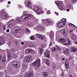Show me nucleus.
Returning <instances> with one entry per match:
<instances>
[{
  "instance_id": "f257e3e1",
  "label": "nucleus",
  "mask_w": 77,
  "mask_h": 77,
  "mask_svg": "<svg viewBox=\"0 0 77 77\" xmlns=\"http://www.w3.org/2000/svg\"><path fill=\"white\" fill-rule=\"evenodd\" d=\"M25 4H26V6L30 8H32V10L35 12L38 15H40L41 14H44V12L41 9L40 6H36L35 7H32L31 2L30 1L26 0Z\"/></svg>"
},
{
  "instance_id": "f03ea898",
  "label": "nucleus",
  "mask_w": 77,
  "mask_h": 77,
  "mask_svg": "<svg viewBox=\"0 0 77 77\" xmlns=\"http://www.w3.org/2000/svg\"><path fill=\"white\" fill-rule=\"evenodd\" d=\"M23 14V16L20 17L21 18L23 19V21H26L27 20L30 18L31 17H33V15L32 14H27V13L26 11H24Z\"/></svg>"
},
{
  "instance_id": "7ed1b4c3",
  "label": "nucleus",
  "mask_w": 77,
  "mask_h": 77,
  "mask_svg": "<svg viewBox=\"0 0 77 77\" xmlns=\"http://www.w3.org/2000/svg\"><path fill=\"white\" fill-rule=\"evenodd\" d=\"M33 66H35V70H38L39 66L40 65V59L38 58L36 60L35 62L32 63Z\"/></svg>"
},
{
  "instance_id": "20e7f679",
  "label": "nucleus",
  "mask_w": 77,
  "mask_h": 77,
  "mask_svg": "<svg viewBox=\"0 0 77 77\" xmlns=\"http://www.w3.org/2000/svg\"><path fill=\"white\" fill-rule=\"evenodd\" d=\"M17 23L16 21H13L12 20H10L7 23V24L8 26L9 27H11L12 26H14V24H15Z\"/></svg>"
},
{
  "instance_id": "39448f33",
  "label": "nucleus",
  "mask_w": 77,
  "mask_h": 77,
  "mask_svg": "<svg viewBox=\"0 0 77 77\" xmlns=\"http://www.w3.org/2000/svg\"><path fill=\"white\" fill-rule=\"evenodd\" d=\"M13 32L14 34H17V32H18V33H21V29H19L18 27H15L13 29Z\"/></svg>"
},
{
  "instance_id": "423d86ee",
  "label": "nucleus",
  "mask_w": 77,
  "mask_h": 77,
  "mask_svg": "<svg viewBox=\"0 0 77 77\" xmlns=\"http://www.w3.org/2000/svg\"><path fill=\"white\" fill-rule=\"evenodd\" d=\"M66 29L65 28L62 29L60 31V32L62 34L65 36H67L68 35V31L66 30H65Z\"/></svg>"
},
{
  "instance_id": "0eeeda50",
  "label": "nucleus",
  "mask_w": 77,
  "mask_h": 77,
  "mask_svg": "<svg viewBox=\"0 0 77 77\" xmlns=\"http://www.w3.org/2000/svg\"><path fill=\"white\" fill-rule=\"evenodd\" d=\"M50 37L51 38V40L49 46H50V47H51V46H53V43H54V39H53V38H54V34H53V32L51 33V34L50 35Z\"/></svg>"
},
{
  "instance_id": "6e6552de",
  "label": "nucleus",
  "mask_w": 77,
  "mask_h": 77,
  "mask_svg": "<svg viewBox=\"0 0 77 77\" xmlns=\"http://www.w3.org/2000/svg\"><path fill=\"white\" fill-rule=\"evenodd\" d=\"M33 75V73L32 71H29L26 73L24 77H32Z\"/></svg>"
},
{
  "instance_id": "1a4fd4ad",
  "label": "nucleus",
  "mask_w": 77,
  "mask_h": 77,
  "mask_svg": "<svg viewBox=\"0 0 77 77\" xmlns=\"http://www.w3.org/2000/svg\"><path fill=\"white\" fill-rule=\"evenodd\" d=\"M45 24L47 26L49 25H51L54 22L53 21H52L51 20L47 19L45 21Z\"/></svg>"
},
{
  "instance_id": "9d476101",
  "label": "nucleus",
  "mask_w": 77,
  "mask_h": 77,
  "mask_svg": "<svg viewBox=\"0 0 77 77\" xmlns=\"http://www.w3.org/2000/svg\"><path fill=\"white\" fill-rule=\"evenodd\" d=\"M56 39L58 42H61V43H63V44H65L64 42H65L66 39L64 38H56Z\"/></svg>"
},
{
  "instance_id": "9b49d317",
  "label": "nucleus",
  "mask_w": 77,
  "mask_h": 77,
  "mask_svg": "<svg viewBox=\"0 0 77 77\" xmlns=\"http://www.w3.org/2000/svg\"><path fill=\"white\" fill-rule=\"evenodd\" d=\"M11 63H12V64L13 65V66L14 67H15L16 68L17 67H18V63L17 62H16L15 60H13L12 62H11Z\"/></svg>"
},
{
  "instance_id": "f8f14e48",
  "label": "nucleus",
  "mask_w": 77,
  "mask_h": 77,
  "mask_svg": "<svg viewBox=\"0 0 77 77\" xmlns=\"http://www.w3.org/2000/svg\"><path fill=\"white\" fill-rule=\"evenodd\" d=\"M30 59H31V57L29 56H27L25 58V61L27 63L30 62Z\"/></svg>"
},
{
  "instance_id": "ddd939ff",
  "label": "nucleus",
  "mask_w": 77,
  "mask_h": 77,
  "mask_svg": "<svg viewBox=\"0 0 77 77\" xmlns=\"http://www.w3.org/2000/svg\"><path fill=\"white\" fill-rule=\"evenodd\" d=\"M45 56L49 58L50 57V51H45Z\"/></svg>"
},
{
  "instance_id": "4468645a",
  "label": "nucleus",
  "mask_w": 77,
  "mask_h": 77,
  "mask_svg": "<svg viewBox=\"0 0 77 77\" xmlns=\"http://www.w3.org/2000/svg\"><path fill=\"white\" fill-rule=\"evenodd\" d=\"M67 6V8H69V9H71L72 10H73V7L72 6V4L71 3H69L68 4Z\"/></svg>"
},
{
  "instance_id": "2eb2a0df",
  "label": "nucleus",
  "mask_w": 77,
  "mask_h": 77,
  "mask_svg": "<svg viewBox=\"0 0 77 77\" xmlns=\"http://www.w3.org/2000/svg\"><path fill=\"white\" fill-rule=\"evenodd\" d=\"M60 24V25L59 24ZM65 23H59V24L58 25V28H62V27H63L65 26Z\"/></svg>"
},
{
  "instance_id": "dca6fc26",
  "label": "nucleus",
  "mask_w": 77,
  "mask_h": 77,
  "mask_svg": "<svg viewBox=\"0 0 77 77\" xmlns=\"http://www.w3.org/2000/svg\"><path fill=\"white\" fill-rule=\"evenodd\" d=\"M7 17H8V14L5 13H4L2 14V18L3 19H6V18H7Z\"/></svg>"
},
{
  "instance_id": "f3484780",
  "label": "nucleus",
  "mask_w": 77,
  "mask_h": 77,
  "mask_svg": "<svg viewBox=\"0 0 77 77\" xmlns=\"http://www.w3.org/2000/svg\"><path fill=\"white\" fill-rule=\"evenodd\" d=\"M70 51L72 52H76L77 51V48H72L70 49Z\"/></svg>"
},
{
  "instance_id": "a211bd4d",
  "label": "nucleus",
  "mask_w": 77,
  "mask_h": 77,
  "mask_svg": "<svg viewBox=\"0 0 77 77\" xmlns=\"http://www.w3.org/2000/svg\"><path fill=\"white\" fill-rule=\"evenodd\" d=\"M36 35L38 38H39L40 39H44V37H43V36H42V35L41 34H36Z\"/></svg>"
},
{
  "instance_id": "6ab92c4d",
  "label": "nucleus",
  "mask_w": 77,
  "mask_h": 77,
  "mask_svg": "<svg viewBox=\"0 0 77 77\" xmlns=\"http://www.w3.org/2000/svg\"><path fill=\"white\" fill-rule=\"evenodd\" d=\"M66 41L67 42H68V43H63V45H70V44H71V41H69V39L68 40H67Z\"/></svg>"
},
{
  "instance_id": "aec40b11",
  "label": "nucleus",
  "mask_w": 77,
  "mask_h": 77,
  "mask_svg": "<svg viewBox=\"0 0 77 77\" xmlns=\"http://www.w3.org/2000/svg\"><path fill=\"white\" fill-rule=\"evenodd\" d=\"M56 5L58 6V7H59L60 8V5H61V3H60V2L59 1H57L56 3Z\"/></svg>"
},
{
  "instance_id": "412c9836",
  "label": "nucleus",
  "mask_w": 77,
  "mask_h": 77,
  "mask_svg": "<svg viewBox=\"0 0 77 77\" xmlns=\"http://www.w3.org/2000/svg\"><path fill=\"white\" fill-rule=\"evenodd\" d=\"M36 45L35 43L31 44L29 45L28 46L29 47H35Z\"/></svg>"
},
{
  "instance_id": "4be33fe9",
  "label": "nucleus",
  "mask_w": 77,
  "mask_h": 77,
  "mask_svg": "<svg viewBox=\"0 0 77 77\" xmlns=\"http://www.w3.org/2000/svg\"><path fill=\"white\" fill-rule=\"evenodd\" d=\"M4 44H5V40L3 39H2L0 42V45H1Z\"/></svg>"
},
{
  "instance_id": "5701e85b",
  "label": "nucleus",
  "mask_w": 77,
  "mask_h": 77,
  "mask_svg": "<svg viewBox=\"0 0 77 77\" xmlns=\"http://www.w3.org/2000/svg\"><path fill=\"white\" fill-rule=\"evenodd\" d=\"M71 38L73 40H74V39H76V35H75V34L72 35L71 37Z\"/></svg>"
},
{
  "instance_id": "b1692460",
  "label": "nucleus",
  "mask_w": 77,
  "mask_h": 77,
  "mask_svg": "<svg viewBox=\"0 0 77 77\" xmlns=\"http://www.w3.org/2000/svg\"><path fill=\"white\" fill-rule=\"evenodd\" d=\"M16 21L18 23H21V20L19 18H17L16 19Z\"/></svg>"
},
{
  "instance_id": "393cba45",
  "label": "nucleus",
  "mask_w": 77,
  "mask_h": 77,
  "mask_svg": "<svg viewBox=\"0 0 77 77\" xmlns=\"http://www.w3.org/2000/svg\"><path fill=\"white\" fill-rule=\"evenodd\" d=\"M43 48H40L39 49L40 50V54H42L43 53Z\"/></svg>"
},
{
  "instance_id": "a878e982",
  "label": "nucleus",
  "mask_w": 77,
  "mask_h": 77,
  "mask_svg": "<svg viewBox=\"0 0 77 77\" xmlns=\"http://www.w3.org/2000/svg\"><path fill=\"white\" fill-rule=\"evenodd\" d=\"M64 64L65 65H69V60L68 59H66Z\"/></svg>"
},
{
  "instance_id": "bb28decb",
  "label": "nucleus",
  "mask_w": 77,
  "mask_h": 77,
  "mask_svg": "<svg viewBox=\"0 0 77 77\" xmlns=\"http://www.w3.org/2000/svg\"><path fill=\"white\" fill-rule=\"evenodd\" d=\"M51 50L52 51H56V46L55 47H53L51 48Z\"/></svg>"
},
{
  "instance_id": "cd10ccee",
  "label": "nucleus",
  "mask_w": 77,
  "mask_h": 77,
  "mask_svg": "<svg viewBox=\"0 0 77 77\" xmlns=\"http://www.w3.org/2000/svg\"><path fill=\"white\" fill-rule=\"evenodd\" d=\"M6 56H5V55H4L3 57V59L2 60V61H1V62H5V60H6Z\"/></svg>"
},
{
  "instance_id": "c85d7f7f",
  "label": "nucleus",
  "mask_w": 77,
  "mask_h": 77,
  "mask_svg": "<svg viewBox=\"0 0 77 77\" xmlns=\"http://www.w3.org/2000/svg\"><path fill=\"white\" fill-rule=\"evenodd\" d=\"M8 60H10L12 58V56L9 54H8Z\"/></svg>"
},
{
  "instance_id": "c756f323",
  "label": "nucleus",
  "mask_w": 77,
  "mask_h": 77,
  "mask_svg": "<svg viewBox=\"0 0 77 77\" xmlns=\"http://www.w3.org/2000/svg\"><path fill=\"white\" fill-rule=\"evenodd\" d=\"M49 60H48L47 59L46 60V63L48 65V66H50V64L48 62Z\"/></svg>"
},
{
  "instance_id": "7c9ffc66",
  "label": "nucleus",
  "mask_w": 77,
  "mask_h": 77,
  "mask_svg": "<svg viewBox=\"0 0 77 77\" xmlns=\"http://www.w3.org/2000/svg\"><path fill=\"white\" fill-rule=\"evenodd\" d=\"M68 49H67V50L65 51H64V54H67V55L69 53H68Z\"/></svg>"
},
{
  "instance_id": "2f4dec72",
  "label": "nucleus",
  "mask_w": 77,
  "mask_h": 77,
  "mask_svg": "<svg viewBox=\"0 0 77 77\" xmlns=\"http://www.w3.org/2000/svg\"><path fill=\"white\" fill-rule=\"evenodd\" d=\"M26 26H29V27H31L32 26V23L28 22L27 23H26Z\"/></svg>"
},
{
  "instance_id": "473e14b6",
  "label": "nucleus",
  "mask_w": 77,
  "mask_h": 77,
  "mask_svg": "<svg viewBox=\"0 0 77 77\" xmlns=\"http://www.w3.org/2000/svg\"><path fill=\"white\" fill-rule=\"evenodd\" d=\"M38 29H41V30H45V28L43 27L42 26H40L38 27Z\"/></svg>"
},
{
  "instance_id": "72a5a7b5",
  "label": "nucleus",
  "mask_w": 77,
  "mask_h": 77,
  "mask_svg": "<svg viewBox=\"0 0 77 77\" xmlns=\"http://www.w3.org/2000/svg\"><path fill=\"white\" fill-rule=\"evenodd\" d=\"M44 75L45 77H48V74L47 72H45L44 73Z\"/></svg>"
},
{
  "instance_id": "f704fd0d",
  "label": "nucleus",
  "mask_w": 77,
  "mask_h": 77,
  "mask_svg": "<svg viewBox=\"0 0 77 77\" xmlns=\"http://www.w3.org/2000/svg\"><path fill=\"white\" fill-rule=\"evenodd\" d=\"M62 22L63 23H66V19H63L62 20Z\"/></svg>"
},
{
  "instance_id": "c9c22d12",
  "label": "nucleus",
  "mask_w": 77,
  "mask_h": 77,
  "mask_svg": "<svg viewBox=\"0 0 77 77\" xmlns=\"http://www.w3.org/2000/svg\"><path fill=\"white\" fill-rule=\"evenodd\" d=\"M27 69V66L23 64V69Z\"/></svg>"
},
{
  "instance_id": "e433bc0d",
  "label": "nucleus",
  "mask_w": 77,
  "mask_h": 77,
  "mask_svg": "<svg viewBox=\"0 0 77 77\" xmlns=\"http://www.w3.org/2000/svg\"><path fill=\"white\" fill-rule=\"evenodd\" d=\"M56 49L58 50H61V48H60V47L57 46H56Z\"/></svg>"
},
{
  "instance_id": "4c0bfd02",
  "label": "nucleus",
  "mask_w": 77,
  "mask_h": 77,
  "mask_svg": "<svg viewBox=\"0 0 77 77\" xmlns=\"http://www.w3.org/2000/svg\"><path fill=\"white\" fill-rule=\"evenodd\" d=\"M30 39L31 40H35V37H34V36L32 35L31 37H30Z\"/></svg>"
},
{
  "instance_id": "58836bf2",
  "label": "nucleus",
  "mask_w": 77,
  "mask_h": 77,
  "mask_svg": "<svg viewBox=\"0 0 77 77\" xmlns=\"http://www.w3.org/2000/svg\"><path fill=\"white\" fill-rule=\"evenodd\" d=\"M25 30L26 32H30V30L28 28H25Z\"/></svg>"
},
{
  "instance_id": "ea45409f",
  "label": "nucleus",
  "mask_w": 77,
  "mask_h": 77,
  "mask_svg": "<svg viewBox=\"0 0 77 77\" xmlns=\"http://www.w3.org/2000/svg\"><path fill=\"white\" fill-rule=\"evenodd\" d=\"M68 65H66V64H65V68L67 69H68Z\"/></svg>"
},
{
  "instance_id": "a19ab883",
  "label": "nucleus",
  "mask_w": 77,
  "mask_h": 77,
  "mask_svg": "<svg viewBox=\"0 0 77 77\" xmlns=\"http://www.w3.org/2000/svg\"><path fill=\"white\" fill-rule=\"evenodd\" d=\"M3 73L2 72H0V77H3Z\"/></svg>"
},
{
  "instance_id": "79ce46f5",
  "label": "nucleus",
  "mask_w": 77,
  "mask_h": 77,
  "mask_svg": "<svg viewBox=\"0 0 77 77\" xmlns=\"http://www.w3.org/2000/svg\"><path fill=\"white\" fill-rule=\"evenodd\" d=\"M3 30H6V26L5 25H3Z\"/></svg>"
},
{
  "instance_id": "37998d69",
  "label": "nucleus",
  "mask_w": 77,
  "mask_h": 77,
  "mask_svg": "<svg viewBox=\"0 0 77 77\" xmlns=\"http://www.w3.org/2000/svg\"><path fill=\"white\" fill-rule=\"evenodd\" d=\"M54 13L55 14H56V15H57V16L59 15V13L55 11Z\"/></svg>"
},
{
  "instance_id": "c03bdc74",
  "label": "nucleus",
  "mask_w": 77,
  "mask_h": 77,
  "mask_svg": "<svg viewBox=\"0 0 77 77\" xmlns=\"http://www.w3.org/2000/svg\"><path fill=\"white\" fill-rule=\"evenodd\" d=\"M26 53H29V50H26Z\"/></svg>"
},
{
  "instance_id": "a18cd8bd",
  "label": "nucleus",
  "mask_w": 77,
  "mask_h": 77,
  "mask_svg": "<svg viewBox=\"0 0 77 77\" xmlns=\"http://www.w3.org/2000/svg\"><path fill=\"white\" fill-rule=\"evenodd\" d=\"M29 53H32V49H29Z\"/></svg>"
},
{
  "instance_id": "49530a36",
  "label": "nucleus",
  "mask_w": 77,
  "mask_h": 77,
  "mask_svg": "<svg viewBox=\"0 0 77 77\" xmlns=\"http://www.w3.org/2000/svg\"><path fill=\"white\" fill-rule=\"evenodd\" d=\"M72 59V57H70L69 58V60H71Z\"/></svg>"
},
{
  "instance_id": "de8ad7c7",
  "label": "nucleus",
  "mask_w": 77,
  "mask_h": 77,
  "mask_svg": "<svg viewBox=\"0 0 77 77\" xmlns=\"http://www.w3.org/2000/svg\"><path fill=\"white\" fill-rule=\"evenodd\" d=\"M72 27H76V26H75L74 25L72 24Z\"/></svg>"
},
{
  "instance_id": "09e8293b",
  "label": "nucleus",
  "mask_w": 77,
  "mask_h": 77,
  "mask_svg": "<svg viewBox=\"0 0 77 77\" xmlns=\"http://www.w3.org/2000/svg\"><path fill=\"white\" fill-rule=\"evenodd\" d=\"M10 30L9 29H8L7 30L6 32H7V33H9V32Z\"/></svg>"
},
{
  "instance_id": "8fccbe9b",
  "label": "nucleus",
  "mask_w": 77,
  "mask_h": 77,
  "mask_svg": "<svg viewBox=\"0 0 77 77\" xmlns=\"http://www.w3.org/2000/svg\"><path fill=\"white\" fill-rule=\"evenodd\" d=\"M47 14H51V13L50 12V11H48Z\"/></svg>"
},
{
  "instance_id": "3c124183",
  "label": "nucleus",
  "mask_w": 77,
  "mask_h": 77,
  "mask_svg": "<svg viewBox=\"0 0 77 77\" xmlns=\"http://www.w3.org/2000/svg\"><path fill=\"white\" fill-rule=\"evenodd\" d=\"M21 44L22 45H23L24 44V43L23 42H21Z\"/></svg>"
},
{
  "instance_id": "603ef678",
  "label": "nucleus",
  "mask_w": 77,
  "mask_h": 77,
  "mask_svg": "<svg viewBox=\"0 0 77 77\" xmlns=\"http://www.w3.org/2000/svg\"><path fill=\"white\" fill-rule=\"evenodd\" d=\"M72 2H76V1H77V0H71Z\"/></svg>"
},
{
  "instance_id": "864d4df0",
  "label": "nucleus",
  "mask_w": 77,
  "mask_h": 77,
  "mask_svg": "<svg viewBox=\"0 0 77 77\" xmlns=\"http://www.w3.org/2000/svg\"><path fill=\"white\" fill-rule=\"evenodd\" d=\"M62 60H63V61H64V60H65V59L64 58H63L62 59Z\"/></svg>"
},
{
  "instance_id": "5fc2aeb1",
  "label": "nucleus",
  "mask_w": 77,
  "mask_h": 77,
  "mask_svg": "<svg viewBox=\"0 0 77 77\" xmlns=\"http://www.w3.org/2000/svg\"><path fill=\"white\" fill-rule=\"evenodd\" d=\"M42 47H43V48L45 47V45H42Z\"/></svg>"
},
{
  "instance_id": "6e6d98bb",
  "label": "nucleus",
  "mask_w": 77,
  "mask_h": 77,
  "mask_svg": "<svg viewBox=\"0 0 77 77\" xmlns=\"http://www.w3.org/2000/svg\"><path fill=\"white\" fill-rule=\"evenodd\" d=\"M66 10L68 12V11H69V9H67Z\"/></svg>"
},
{
  "instance_id": "4d7b16f0",
  "label": "nucleus",
  "mask_w": 77,
  "mask_h": 77,
  "mask_svg": "<svg viewBox=\"0 0 77 77\" xmlns=\"http://www.w3.org/2000/svg\"><path fill=\"white\" fill-rule=\"evenodd\" d=\"M2 58V56H0V60H1Z\"/></svg>"
},
{
  "instance_id": "13d9d810",
  "label": "nucleus",
  "mask_w": 77,
  "mask_h": 77,
  "mask_svg": "<svg viewBox=\"0 0 77 77\" xmlns=\"http://www.w3.org/2000/svg\"><path fill=\"white\" fill-rule=\"evenodd\" d=\"M8 4H11V2L10 1H8Z\"/></svg>"
},
{
  "instance_id": "bf43d9fd",
  "label": "nucleus",
  "mask_w": 77,
  "mask_h": 77,
  "mask_svg": "<svg viewBox=\"0 0 77 77\" xmlns=\"http://www.w3.org/2000/svg\"><path fill=\"white\" fill-rule=\"evenodd\" d=\"M64 62H65L64 61H63L61 63L62 64H63V63H64Z\"/></svg>"
},
{
  "instance_id": "052dcab7",
  "label": "nucleus",
  "mask_w": 77,
  "mask_h": 77,
  "mask_svg": "<svg viewBox=\"0 0 77 77\" xmlns=\"http://www.w3.org/2000/svg\"><path fill=\"white\" fill-rule=\"evenodd\" d=\"M69 77H73V76H72V75H70Z\"/></svg>"
},
{
  "instance_id": "680f3d73",
  "label": "nucleus",
  "mask_w": 77,
  "mask_h": 77,
  "mask_svg": "<svg viewBox=\"0 0 77 77\" xmlns=\"http://www.w3.org/2000/svg\"><path fill=\"white\" fill-rule=\"evenodd\" d=\"M72 23H70L69 24V25L70 26H72Z\"/></svg>"
},
{
  "instance_id": "e2e57ef3",
  "label": "nucleus",
  "mask_w": 77,
  "mask_h": 77,
  "mask_svg": "<svg viewBox=\"0 0 77 77\" xmlns=\"http://www.w3.org/2000/svg\"><path fill=\"white\" fill-rule=\"evenodd\" d=\"M69 39V37H67V38H66V40H67Z\"/></svg>"
},
{
  "instance_id": "0e129e2a",
  "label": "nucleus",
  "mask_w": 77,
  "mask_h": 77,
  "mask_svg": "<svg viewBox=\"0 0 77 77\" xmlns=\"http://www.w3.org/2000/svg\"><path fill=\"white\" fill-rule=\"evenodd\" d=\"M69 31L70 32H71V33H72V30H69Z\"/></svg>"
},
{
  "instance_id": "69168bd1",
  "label": "nucleus",
  "mask_w": 77,
  "mask_h": 77,
  "mask_svg": "<svg viewBox=\"0 0 77 77\" xmlns=\"http://www.w3.org/2000/svg\"><path fill=\"white\" fill-rule=\"evenodd\" d=\"M14 42H15V44H17V42L16 41H15Z\"/></svg>"
},
{
  "instance_id": "338daca9",
  "label": "nucleus",
  "mask_w": 77,
  "mask_h": 77,
  "mask_svg": "<svg viewBox=\"0 0 77 77\" xmlns=\"http://www.w3.org/2000/svg\"><path fill=\"white\" fill-rule=\"evenodd\" d=\"M3 1V0H0V2H2Z\"/></svg>"
},
{
  "instance_id": "774afa93",
  "label": "nucleus",
  "mask_w": 77,
  "mask_h": 77,
  "mask_svg": "<svg viewBox=\"0 0 77 77\" xmlns=\"http://www.w3.org/2000/svg\"><path fill=\"white\" fill-rule=\"evenodd\" d=\"M20 77H23V75H21L20 76Z\"/></svg>"
}]
</instances>
